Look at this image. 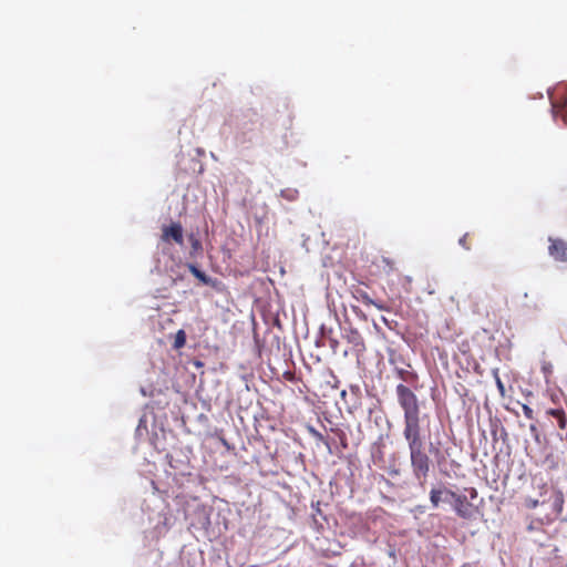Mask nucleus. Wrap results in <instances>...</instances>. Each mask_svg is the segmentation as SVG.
<instances>
[{
	"label": "nucleus",
	"mask_w": 567,
	"mask_h": 567,
	"mask_svg": "<svg viewBox=\"0 0 567 567\" xmlns=\"http://www.w3.org/2000/svg\"><path fill=\"white\" fill-rule=\"evenodd\" d=\"M403 436L410 451L412 474L414 478L419 481L420 485L424 486L431 471L432 461L425 451V441L422 427L403 431Z\"/></svg>",
	"instance_id": "nucleus-1"
},
{
	"label": "nucleus",
	"mask_w": 567,
	"mask_h": 567,
	"mask_svg": "<svg viewBox=\"0 0 567 567\" xmlns=\"http://www.w3.org/2000/svg\"><path fill=\"white\" fill-rule=\"evenodd\" d=\"M398 402L403 410L404 429L403 431L421 429V424L429 415L421 416L419 399L416 394L403 383L395 388Z\"/></svg>",
	"instance_id": "nucleus-2"
},
{
	"label": "nucleus",
	"mask_w": 567,
	"mask_h": 567,
	"mask_svg": "<svg viewBox=\"0 0 567 567\" xmlns=\"http://www.w3.org/2000/svg\"><path fill=\"white\" fill-rule=\"evenodd\" d=\"M464 495L453 492H446V496H450L453 501V509L456 515L463 519L472 520L480 513L478 505L474 503L477 499L478 493L475 487L465 488Z\"/></svg>",
	"instance_id": "nucleus-3"
},
{
	"label": "nucleus",
	"mask_w": 567,
	"mask_h": 567,
	"mask_svg": "<svg viewBox=\"0 0 567 567\" xmlns=\"http://www.w3.org/2000/svg\"><path fill=\"white\" fill-rule=\"evenodd\" d=\"M550 102L554 118H560L567 126V90H557L550 96Z\"/></svg>",
	"instance_id": "nucleus-4"
},
{
	"label": "nucleus",
	"mask_w": 567,
	"mask_h": 567,
	"mask_svg": "<svg viewBox=\"0 0 567 567\" xmlns=\"http://www.w3.org/2000/svg\"><path fill=\"white\" fill-rule=\"evenodd\" d=\"M550 245L548 247L549 255L559 261H567V243L561 239L549 238Z\"/></svg>",
	"instance_id": "nucleus-5"
},
{
	"label": "nucleus",
	"mask_w": 567,
	"mask_h": 567,
	"mask_svg": "<svg viewBox=\"0 0 567 567\" xmlns=\"http://www.w3.org/2000/svg\"><path fill=\"white\" fill-rule=\"evenodd\" d=\"M394 372L401 381L412 386H416L419 382V375L414 370L411 369L410 364H408L406 368L395 367Z\"/></svg>",
	"instance_id": "nucleus-6"
},
{
	"label": "nucleus",
	"mask_w": 567,
	"mask_h": 567,
	"mask_svg": "<svg viewBox=\"0 0 567 567\" xmlns=\"http://www.w3.org/2000/svg\"><path fill=\"white\" fill-rule=\"evenodd\" d=\"M346 339L350 344H352L353 350L357 352H363L365 350L364 340L357 329H350L346 334Z\"/></svg>",
	"instance_id": "nucleus-7"
},
{
	"label": "nucleus",
	"mask_w": 567,
	"mask_h": 567,
	"mask_svg": "<svg viewBox=\"0 0 567 567\" xmlns=\"http://www.w3.org/2000/svg\"><path fill=\"white\" fill-rule=\"evenodd\" d=\"M446 492H453L450 488L442 487V488H432L430 492V501L434 508L439 507L441 502H447L450 501V496H446Z\"/></svg>",
	"instance_id": "nucleus-8"
},
{
	"label": "nucleus",
	"mask_w": 567,
	"mask_h": 567,
	"mask_svg": "<svg viewBox=\"0 0 567 567\" xmlns=\"http://www.w3.org/2000/svg\"><path fill=\"white\" fill-rule=\"evenodd\" d=\"M551 508L556 515H560L564 508V494L558 489H554L550 495Z\"/></svg>",
	"instance_id": "nucleus-9"
},
{
	"label": "nucleus",
	"mask_w": 567,
	"mask_h": 567,
	"mask_svg": "<svg viewBox=\"0 0 567 567\" xmlns=\"http://www.w3.org/2000/svg\"><path fill=\"white\" fill-rule=\"evenodd\" d=\"M190 272L203 284L206 286L216 287L217 280L212 279L204 271L199 270L195 265H188Z\"/></svg>",
	"instance_id": "nucleus-10"
},
{
	"label": "nucleus",
	"mask_w": 567,
	"mask_h": 567,
	"mask_svg": "<svg viewBox=\"0 0 567 567\" xmlns=\"http://www.w3.org/2000/svg\"><path fill=\"white\" fill-rule=\"evenodd\" d=\"M546 414L553 416L557 421L560 430H566L567 416L563 409H549L546 411Z\"/></svg>",
	"instance_id": "nucleus-11"
},
{
	"label": "nucleus",
	"mask_w": 567,
	"mask_h": 567,
	"mask_svg": "<svg viewBox=\"0 0 567 567\" xmlns=\"http://www.w3.org/2000/svg\"><path fill=\"white\" fill-rule=\"evenodd\" d=\"M352 295L354 299L364 303L365 306H371V303H374V300L368 295V292L360 288L354 289Z\"/></svg>",
	"instance_id": "nucleus-12"
},
{
	"label": "nucleus",
	"mask_w": 567,
	"mask_h": 567,
	"mask_svg": "<svg viewBox=\"0 0 567 567\" xmlns=\"http://www.w3.org/2000/svg\"><path fill=\"white\" fill-rule=\"evenodd\" d=\"M493 375H494V379H495V383H496L497 390H498L501 396L504 398L505 394H506V390H505V385H504L502 379L499 378L497 369L493 370Z\"/></svg>",
	"instance_id": "nucleus-13"
},
{
	"label": "nucleus",
	"mask_w": 567,
	"mask_h": 567,
	"mask_svg": "<svg viewBox=\"0 0 567 567\" xmlns=\"http://www.w3.org/2000/svg\"><path fill=\"white\" fill-rule=\"evenodd\" d=\"M188 240L192 244L193 252H198L202 250V244L194 235H190Z\"/></svg>",
	"instance_id": "nucleus-14"
},
{
	"label": "nucleus",
	"mask_w": 567,
	"mask_h": 567,
	"mask_svg": "<svg viewBox=\"0 0 567 567\" xmlns=\"http://www.w3.org/2000/svg\"><path fill=\"white\" fill-rule=\"evenodd\" d=\"M458 244L465 249V250H470L471 249V243H470V234L466 233L464 234L460 239H458Z\"/></svg>",
	"instance_id": "nucleus-15"
},
{
	"label": "nucleus",
	"mask_w": 567,
	"mask_h": 567,
	"mask_svg": "<svg viewBox=\"0 0 567 567\" xmlns=\"http://www.w3.org/2000/svg\"><path fill=\"white\" fill-rule=\"evenodd\" d=\"M542 371H543L545 378L550 377L551 373H553V365H551V363L548 362V361H544L542 363Z\"/></svg>",
	"instance_id": "nucleus-16"
},
{
	"label": "nucleus",
	"mask_w": 567,
	"mask_h": 567,
	"mask_svg": "<svg viewBox=\"0 0 567 567\" xmlns=\"http://www.w3.org/2000/svg\"><path fill=\"white\" fill-rule=\"evenodd\" d=\"M522 409H523L524 415L528 420H533L534 419V412H533L532 408H529L527 404H524Z\"/></svg>",
	"instance_id": "nucleus-17"
},
{
	"label": "nucleus",
	"mask_w": 567,
	"mask_h": 567,
	"mask_svg": "<svg viewBox=\"0 0 567 567\" xmlns=\"http://www.w3.org/2000/svg\"><path fill=\"white\" fill-rule=\"evenodd\" d=\"M371 306H374L375 308H378L379 310H382V311L389 310V308L384 303L375 301V300H374V303H371Z\"/></svg>",
	"instance_id": "nucleus-18"
},
{
	"label": "nucleus",
	"mask_w": 567,
	"mask_h": 567,
	"mask_svg": "<svg viewBox=\"0 0 567 567\" xmlns=\"http://www.w3.org/2000/svg\"><path fill=\"white\" fill-rule=\"evenodd\" d=\"M185 342H186L185 331L179 329V348L184 347Z\"/></svg>",
	"instance_id": "nucleus-19"
},
{
	"label": "nucleus",
	"mask_w": 567,
	"mask_h": 567,
	"mask_svg": "<svg viewBox=\"0 0 567 567\" xmlns=\"http://www.w3.org/2000/svg\"><path fill=\"white\" fill-rule=\"evenodd\" d=\"M382 262H384L390 270L394 269V261H392L390 258L383 257Z\"/></svg>",
	"instance_id": "nucleus-20"
},
{
	"label": "nucleus",
	"mask_w": 567,
	"mask_h": 567,
	"mask_svg": "<svg viewBox=\"0 0 567 567\" xmlns=\"http://www.w3.org/2000/svg\"><path fill=\"white\" fill-rule=\"evenodd\" d=\"M311 433L317 440L323 441V435L320 432L312 430Z\"/></svg>",
	"instance_id": "nucleus-21"
},
{
	"label": "nucleus",
	"mask_w": 567,
	"mask_h": 567,
	"mask_svg": "<svg viewBox=\"0 0 567 567\" xmlns=\"http://www.w3.org/2000/svg\"><path fill=\"white\" fill-rule=\"evenodd\" d=\"M538 505V501H532L530 505H528L532 508H535Z\"/></svg>",
	"instance_id": "nucleus-22"
},
{
	"label": "nucleus",
	"mask_w": 567,
	"mask_h": 567,
	"mask_svg": "<svg viewBox=\"0 0 567 567\" xmlns=\"http://www.w3.org/2000/svg\"><path fill=\"white\" fill-rule=\"evenodd\" d=\"M507 436V432L504 427H502V437L505 440Z\"/></svg>",
	"instance_id": "nucleus-23"
},
{
	"label": "nucleus",
	"mask_w": 567,
	"mask_h": 567,
	"mask_svg": "<svg viewBox=\"0 0 567 567\" xmlns=\"http://www.w3.org/2000/svg\"><path fill=\"white\" fill-rule=\"evenodd\" d=\"M178 238H179V243H182V228L179 227V235H178Z\"/></svg>",
	"instance_id": "nucleus-24"
},
{
	"label": "nucleus",
	"mask_w": 567,
	"mask_h": 567,
	"mask_svg": "<svg viewBox=\"0 0 567 567\" xmlns=\"http://www.w3.org/2000/svg\"><path fill=\"white\" fill-rule=\"evenodd\" d=\"M287 197H288L289 199H292V198H293V196H291V194H288V195H287Z\"/></svg>",
	"instance_id": "nucleus-25"
}]
</instances>
